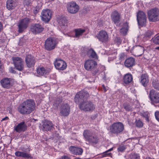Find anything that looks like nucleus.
Here are the masks:
<instances>
[{"label":"nucleus","instance_id":"47","mask_svg":"<svg viewBox=\"0 0 159 159\" xmlns=\"http://www.w3.org/2000/svg\"><path fill=\"white\" fill-rule=\"evenodd\" d=\"M39 11V9L37 7H34V9H33L34 13L35 14L37 13Z\"/></svg>","mask_w":159,"mask_h":159},{"label":"nucleus","instance_id":"11","mask_svg":"<svg viewBox=\"0 0 159 159\" xmlns=\"http://www.w3.org/2000/svg\"><path fill=\"white\" fill-rule=\"evenodd\" d=\"M52 15V12L50 10L47 9L43 10L41 12V16L43 21L48 22L51 19Z\"/></svg>","mask_w":159,"mask_h":159},{"label":"nucleus","instance_id":"8","mask_svg":"<svg viewBox=\"0 0 159 159\" xmlns=\"http://www.w3.org/2000/svg\"><path fill=\"white\" fill-rule=\"evenodd\" d=\"M149 97L151 103L153 105L159 103V93L152 89L150 91Z\"/></svg>","mask_w":159,"mask_h":159},{"label":"nucleus","instance_id":"31","mask_svg":"<svg viewBox=\"0 0 159 159\" xmlns=\"http://www.w3.org/2000/svg\"><path fill=\"white\" fill-rule=\"evenodd\" d=\"M133 80L132 76L130 74H127L124 76L123 80L124 82L126 84L130 83Z\"/></svg>","mask_w":159,"mask_h":159},{"label":"nucleus","instance_id":"24","mask_svg":"<svg viewBox=\"0 0 159 159\" xmlns=\"http://www.w3.org/2000/svg\"><path fill=\"white\" fill-rule=\"evenodd\" d=\"M50 70L47 68L44 67H40L37 69V72L39 76H43L48 75Z\"/></svg>","mask_w":159,"mask_h":159},{"label":"nucleus","instance_id":"42","mask_svg":"<svg viewBox=\"0 0 159 159\" xmlns=\"http://www.w3.org/2000/svg\"><path fill=\"white\" fill-rule=\"evenodd\" d=\"M153 42L155 44H159V35L152 39Z\"/></svg>","mask_w":159,"mask_h":159},{"label":"nucleus","instance_id":"38","mask_svg":"<svg viewBox=\"0 0 159 159\" xmlns=\"http://www.w3.org/2000/svg\"><path fill=\"white\" fill-rule=\"evenodd\" d=\"M61 102V100L59 98H57L54 101L53 105L54 106L55 109L57 108L58 106Z\"/></svg>","mask_w":159,"mask_h":159},{"label":"nucleus","instance_id":"7","mask_svg":"<svg viewBox=\"0 0 159 159\" xmlns=\"http://www.w3.org/2000/svg\"><path fill=\"white\" fill-rule=\"evenodd\" d=\"M96 37L99 41L102 43H106L109 40V37L107 33L103 30H102L98 32L96 35Z\"/></svg>","mask_w":159,"mask_h":159},{"label":"nucleus","instance_id":"3","mask_svg":"<svg viewBox=\"0 0 159 159\" xmlns=\"http://www.w3.org/2000/svg\"><path fill=\"white\" fill-rule=\"evenodd\" d=\"M83 135L85 141L93 144H96L98 142L99 139L98 136L92 131L85 130Z\"/></svg>","mask_w":159,"mask_h":159},{"label":"nucleus","instance_id":"21","mask_svg":"<svg viewBox=\"0 0 159 159\" xmlns=\"http://www.w3.org/2000/svg\"><path fill=\"white\" fill-rule=\"evenodd\" d=\"M143 47L140 45H137L134 47L132 49V52L136 56H140L143 52Z\"/></svg>","mask_w":159,"mask_h":159},{"label":"nucleus","instance_id":"34","mask_svg":"<svg viewBox=\"0 0 159 159\" xmlns=\"http://www.w3.org/2000/svg\"><path fill=\"white\" fill-rule=\"evenodd\" d=\"M152 34V32L150 30H148L145 34L143 40L146 41L148 39Z\"/></svg>","mask_w":159,"mask_h":159},{"label":"nucleus","instance_id":"30","mask_svg":"<svg viewBox=\"0 0 159 159\" xmlns=\"http://www.w3.org/2000/svg\"><path fill=\"white\" fill-rule=\"evenodd\" d=\"M16 0H7V8L8 10L12 9L15 7Z\"/></svg>","mask_w":159,"mask_h":159},{"label":"nucleus","instance_id":"19","mask_svg":"<svg viewBox=\"0 0 159 159\" xmlns=\"http://www.w3.org/2000/svg\"><path fill=\"white\" fill-rule=\"evenodd\" d=\"M27 128V126L24 121L19 123L14 128V130L16 132L20 133L25 131Z\"/></svg>","mask_w":159,"mask_h":159},{"label":"nucleus","instance_id":"17","mask_svg":"<svg viewBox=\"0 0 159 159\" xmlns=\"http://www.w3.org/2000/svg\"><path fill=\"white\" fill-rule=\"evenodd\" d=\"M70 108L69 105L67 103L62 105L60 109V115L66 116H68L70 112Z\"/></svg>","mask_w":159,"mask_h":159},{"label":"nucleus","instance_id":"51","mask_svg":"<svg viewBox=\"0 0 159 159\" xmlns=\"http://www.w3.org/2000/svg\"><path fill=\"white\" fill-rule=\"evenodd\" d=\"M3 67L2 63V62L1 59H0V70L2 69Z\"/></svg>","mask_w":159,"mask_h":159},{"label":"nucleus","instance_id":"13","mask_svg":"<svg viewBox=\"0 0 159 159\" xmlns=\"http://www.w3.org/2000/svg\"><path fill=\"white\" fill-rule=\"evenodd\" d=\"M28 147L27 148H25V147H24L23 148L22 150L24 151V152H20L19 151L16 152L15 153V155L16 156V157H21L25 158H32L31 154H30L26 153L25 152H29L30 151V149L29 148V147Z\"/></svg>","mask_w":159,"mask_h":159},{"label":"nucleus","instance_id":"1","mask_svg":"<svg viewBox=\"0 0 159 159\" xmlns=\"http://www.w3.org/2000/svg\"><path fill=\"white\" fill-rule=\"evenodd\" d=\"M89 97V93L86 91H81L75 95V101L76 104H79L80 109L85 111H92L95 109V106L90 101H84Z\"/></svg>","mask_w":159,"mask_h":159},{"label":"nucleus","instance_id":"40","mask_svg":"<svg viewBox=\"0 0 159 159\" xmlns=\"http://www.w3.org/2000/svg\"><path fill=\"white\" fill-rule=\"evenodd\" d=\"M124 108L125 110L128 111H131L132 110V107L129 104H124Z\"/></svg>","mask_w":159,"mask_h":159},{"label":"nucleus","instance_id":"43","mask_svg":"<svg viewBox=\"0 0 159 159\" xmlns=\"http://www.w3.org/2000/svg\"><path fill=\"white\" fill-rule=\"evenodd\" d=\"M114 41L117 45H119L121 43V40L119 37H116L115 38Z\"/></svg>","mask_w":159,"mask_h":159},{"label":"nucleus","instance_id":"56","mask_svg":"<svg viewBox=\"0 0 159 159\" xmlns=\"http://www.w3.org/2000/svg\"><path fill=\"white\" fill-rule=\"evenodd\" d=\"M2 27V25L1 23L0 22V31L1 30Z\"/></svg>","mask_w":159,"mask_h":159},{"label":"nucleus","instance_id":"53","mask_svg":"<svg viewBox=\"0 0 159 159\" xmlns=\"http://www.w3.org/2000/svg\"><path fill=\"white\" fill-rule=\"evenodd\" d=\"M145 159H155L154 158H152L150 157H147Z\"/></svg>","mask_w":159,"mask_h":159},{"label":"nucleus","instance_id":"60","mask_svg":"<svg viewBox=\"0 0 159 159\" xmlns=\"http://www.w3.org/2000/svg\"><path fill=\"white\" fill-rule=\"evenodd\" d=\"M75 159H80V158H75Z\"/></svg>","mask_w":159,"mask_h":159},{"label":"nucleus","instance_id":"44","mask_svg":"<svg viewBox=\"0 0 159 159\" xmlns=\"http://www.w3.org/2000/svg\"><path fill=\"white\" fill-rule=\"evenodd\" d=\"M125 149V146L124 145L120 146L118 148V150L119 151L121 152H123Z\"/></svg>","mask_w":159,"mask_h":159},{"label":"nucleus","instance_id":"57","mask_svg":"<svg viewBox=\"0 0 159 159\" xmlns=\"http://www.w3.org/2000/svg\"><path fill=\"white\" fill-rule=\"evenodd\" d=\"M155 49H157V50H159V47H156Z\"/></svg>","mask_w":159,"mask_h":159},{"label":"nucleus","instance_id":"12","mask_svg":"<svg viewBox=\"0 0 159 159\" xmlns=\"http://www.w3.org/2000/svg\"><path fill=\"white\" fill-rule=\"evenodd\" d=\"M67 8L68 11L72 14L76 13L79 9V6L74 2H71L68 3Z\"/></svg>","mask_w":159,"mask_h":159},{"label":"nucleus","instance_id":"48","mask_svg":"<svg viewBox=\"0 0 159 159\" xmlns=\"http://www.w3.org/2000/svg\"><path fill=\"white\" fill-rule=\"evenodd\" d=\"M9 71L11 73H15V71L14 70V68L13 67H10L9 69Z\"/></svg>","mask_w":159,"mask_h":159},{"label":"nucleus","instance_id":"36","mask_svg":"<svg viewBox=\"0 0 159 159\" xmlns=\"http://www.w3.org/2000/svg\"><path fill=\"white\" fill-rule=\"evenodd\" d=\"M135 123L136 126L138 128H142L143 126V122L140 119L136 120Z\"/></svg>","mask_w":159,"mask_h":159},{"label":"nucleus","instance_id":"28","mask_svg":"<svg viewBox=\"0 0 159 159\" xmlns=\"http://www.w3.org/2000/svg\"><path fill=\"white\" fill-rule=\"evenodd\" d=\"M135 62L134 59L133 57H129L125 61L124 64L125 66L129 67L132 66Z\"/></svg>","mask_w":159,"mask_h":159},{"label":"nucleus","instance_id":"45","mask_svg":"<svg viewBox=\"0 0 159 159\" xmlns=\"http://www.w3.org/2000/svg\"><path fill=\"white\" fill-rule=\"evenodd\" d=\"M156 119L159 122V111H157L155 113Z\"/></svg>","mask_w":159,"mask_h":159},{"label":"nucleus","instance_id":"50","mask_svg":"<svg viewBox=\"0 0 159 159\" xmlns=\"http://www.w3.org/2000/svg\"><path fill=\"white\" fill-rule=\"evenodd\" d=\"M61 159H71L70 157H69L66 156H64L61 157Z\"/></svg>","mask_w":159,"mask_h":159},{"label":"nucleus","instance_id":"2","mask_svg":"<svg viewBox=\"0 0 159 159\" xmlns=\"http://www.w3.org/2000/svg\"><path fill=\"white\" fill-rule=\"evenodd\" d=\"M35 104L34 100H27L20 104L19 107V111L21 114H28L34 110Z\"/></svg>","mask_w":159,"mask_h":159},{"label":"nucleus","instance_id":"25","mask_svg":"<svg viewBox=\"0 0 159 159\" xmlns=\"http://www.w3.org/2000/svg\"><path fill=\"white\" fill-rule=\"evenodd\" d=\"M1 83L3 87L8 89L11 86V80L10 79L4 78L1 80Z\"/></svg>","mask_w":159,"mask_h":159},{"label":"nucleus","instance_id":"18","mask_svg":"<svg viewBox=\"0 0 159 159\" xmlns=\"http://www.w3.org/2000/svg\"><path fill=\"white\" fill-rule=\"evenodd\" d=\"M41 127L43 131H50L54 128V125L51 121L48 120H45L42 122Z\"/></svg>","mask_w":159,"mask_h":159},{"label":"nucleus","instance_id":"52","mask_svg":"<svg viewBox=\"0 0 159 159\" xmlns=\"http://www.w3.org/2000/svg\"><path fill=\"white\" fill-rule=\"evenodd\" d=\"M9 119V118L8 117L6 116L5 118H2V121L7 120H8Z\"/></svg>","mask_w":159,"mask_h":159},{"label":"nucleus","instance_id":"35","mask_svg":"<svg viewBox=\"0 0 159 159\" xmlns=\"http://www.w3.org/2000/svg\"><path fill=\"white\" fill-rule=\"evenodd\" d=\"M129 159H140V158L139 154L134 153L130 155Z\"/></svg>","mask_w":159,"mask_h":159},{"label":"nucleus","instance_id":"49","mask_svg":"<svg viewBox=\"0 0 159 159\" xmlns=\"http://www.w3.org/2000/svg\"><path fill=\"white\" fill-rule=\"evenodd\" d=\"M98 70H96L94 71H93L92 72V74L93 75H96L97 73L98 72Z\"/></svg>","mask_w":159,"mask_h":159},{"label":"nucleus","instance_id":"55","mask_svg":"<svg viewBox=\"0 0 159 159\" xmlns=\"http://www.w3.org/2000/svg\"><path fill=\"white\" fill-rule=\"evenodd\" d=\"M30 3V1H28L26 3V5H29Z\"/></svg>","mask_w":159,"mask_h":159},{"label":"nucleus","instance_id":"23","mask_svg":"<svg viewBox=\"0 0 159 159\" xmlns=\"http://www.w3.org/2000/svg\"><path fill=\"white\" fill-rule=\"evenodd\" d=\"M120 14L116 11H114L111 14V18L114 23L117 25L120 21Z\"/></svg>","mask_w":159,"mask_h":159},{"label":"nucleus","instance_id":"16","mask_svg":"<svg viewBox=\"0 0 159 159\" xmlns=\"http://www.w3.org/2000/svg\"><path fill=\"white\" fill-rule=\"evenodd\" d=\"M137 20L139 24L142 26L144 25L146 21V17L145 14L142 11H139L138 13Z\"/></svg>","mask_w":159,"mask_h":159},{"label":"nucleus","instance_id":"26","mask_svg":"<svg viewBox=\"0 0 159 159\" xmlns=\"http://www.w3.org/2000/svg\"><path fill=\"white\" fill-rule=\"evenodd\" d=\"M58 21L60 26L62 29H65L67 26V20L65 17H60L58 20Z\"/></svg>","mask_w":159,"mask_h":159},{"label":"nucleus","instance_id":"59","mask_svg":"<svg viewBox=\"0 0 159 159\" xmlns=\"http://www.w3.org/2000/svg\"><path fill=\"white\" fill-rule=\"evenodd\" d=\"M125 1V0H122L121 1V2H124Z\"/></svg>","mask_w":159,"mask_h":159},{"label":"nucleus","instance_id":"4","mask_svg":"<svg viewBox=\"0 0 159 159\" xmlns=\"http://www.w3.org/2000/svg\"><path fill=\"white\" fill-rule=\"evenodd\" d=\"M110 132L116 135L121 134L124 129V126L121 122H116L111 125L109 127Z\"/></svg>","mask_w":159,"mask_h":159},{"label":"nucleus","instance_id":"14","mask_svg":"<svg viewBox=\"0 0 159 159\" xmlns=\"http://www.w3.org/2000/svg\"><path fill=\"white\" fill-rule=\"evenodd\" d=\"M97 66V62L93 60H87L85 61L84 64V68L88 71L94 70L96 68Z\"/></svg>","mask_w":159,"mask_h":159},{"label":"nucleus","instance_id":"27","mask_svg":"<svg viewBox=\"0 0 159 159\" xmlns=\"http://www.w3.org/2000/svg\"><path fill=\"white\" fill-rule=\"evenodd\" d=\"M69 150L73 154L75 155H81L83 152L82 148L73 146L70 147Z\"/></svg>","mask_w":159,"mask_h":159},{"label":"nucleus","instance_id":"29","mask_svg":"<svg viewBox=\"0 0 159 159\" xmlns=\"http://www.w3.org/2000/svg\"><path fill=\"white\" fill-rule=\"evenodd\" d=\"M140 80L141 83L144 86H146L149 82L148 76L146 74H142Z\"/></svg>","mask_w":159,"mask_h":159},{"label":"nucleus","instance_id":"33","mask_svg":"<svg viewBox=\"0 0 159 159\" xmlns=\"http://www.w3.org/2000/svg\"><path fill=\"white\" fill-rule=\"evenodd\" d=\"M85 31L84 29H82L81 28L75 29L74 30L75 32V37L76 38L79 37L80 36L82 35L83 34Z\"/></svg>","mask_w":159,"mask_h":159},{"label":"nucleus","instance_id":"10","mask_svg":"<svg viewBox=\"0 0 159 159\" xmlns=\"http://www.w3.org/2000/svg\"><path fill=\"white\" fill-rule=\"evenodd\" d=\"M29 22V19L25 18L20 20L18 24V32L20 33H22L28 26Z\"/></svg>","mask_w":159,"mask_h":159},{"label":"nucleus","instance_id":"22","mask_svg":"<svg viewBox=\"0 0 159 159\" xmlns=\"http://www.w3.org/2000/svg\"><path fill=\"white\" fill-rule=\"evenodd\" d=\"M25 61L26 65L29 68L32 67L34 65V59L31 55H27L26 57Z\"/></svg>","mask_w":159,"mask_h":159},{"label":"nucleus","instance_id":"20","mask_svg":"<svg viewBox=\"0 0 159 159\" xmlns=\"http://www.w3.org/2000/svg\"><path fill=\"white\" fill-rule=\"evenodd\" d=\"M44 30V28L39 24H35L31 27V31L34 34H37L42 32Z\"/></svg>","mask_w":159,"mask_h":159},{"label":"nucleus","instance_id":"5","mask_svg":"<svg viewBox=\"0 0 159 159\" xmlns=\"http://www.w3.org/2000/svg\"><path fill=\"white\" fill-rule=\"evenodd\" d=\"M150 21L156 22L159 20V9L157 8L150 10L148 12Z\"/></svg>","mask_w":159,"mask_h":159},{"label":"nucleus","instance_id":"6","mask_svg":"<svg viewBox=\"0 0 159 159\" xmlns=\"http://www.w3.org/2000/svg\"><path fill=\"white\" fill-rule=\"evenodd\" d=\"M12 60L15 67L18 70L21 71L24 68V61L20 58L16 57H13Z\"/></svg>","mask_w":159,"mask_h":159},{"label":"nucleus","instance_id":"46","mask_svg":"<svg viewBox=\"0 0 159 159\" xmlns=\"http://www.w3.org/2000/svg\"><path fill=\"white\" fill-rule=\"evenodd\" d=\"M125 57V55L124 53L120 54L119 55V59L122 60L124 59Z\"/></svg>","mask_w":159,"mask_h":159},{"label":"nucleus","instance_id":"41","mask_svg":"<svg viewBox=\"0 0 159 159\" xmlns=\"http://www.w3.org/2000/svg\"><path fill=\"white\" fill-rule=\"evenodd\" d=\"M152 85L155 89L159 90V83L158 82L153 81L152 82Z\"/></svg>","mask_w":159,"mask_h":159},{"label":"nucleus","instance_id":"58","mask_svg":"<svg viewBox=\"0 0 159 159\" xmlns=\"http://www.w3.org/2000/svg\"><path fill=\"white\" fill-rule=\"evenodd\" d=\"M146 120L148 121H149V119H148V118L147 117H146Z\"/></svg>","mask_w":159,"mask_h":159},{"label":"nucleus","instance_id":"54","mask_svg":"<svg viewBox=\"0 0 159 159\" xmlns=\"http://www.w3.org/2000/svg\"><path fill=\"white\" fill-rule=\"evenodd\" d=\"M102 87H103V90H104V91L105 92H106L107 91V89H106L104 85H102Z\"/></svg>","mask_w":159,"mask_h":159},{"label":"nucleus","instance_id":"39","mask_svg":"<svg viewBox=\"0 0 159 159\" xmlns=\"http://www.w3.org/2000/svg\"><path fill=\"white\" fill-rule=\"evenodd\" d=\"M89 52L90 53V56L94 58H97V55L93 49H90L89 51Z\"/></svg>","mask_w":159,"mask_h":159},{"label":"nucleus","instance_id":"9","mask_svg":"<svg viewBox=\"0 0 159 159\" xmlns=\"http://www.w3.org/2000/svg\"><path fill=\"white\" fill-rule=\"evenodd\" d=\"M56 44L55 40L52 38H48L45 41V48L47 50L51 51L55 48Z\"/></svg>","mask_w":159,"mask_h":159},{"label":"nucleus","instance_id":"15","mask_svg":"<svg viewBox=\"0 0 159 159\" xmlns=\"http://www.w3.org/2000/svg\"><path fill=\"white\" fill-rule=\"evenodd\" d=\"M55 67L57 69L63 70L66 67V64L63 60L59 58L56 59L54 63Z\"/></svg>","mask_w":159,"mask_h":159},{"label":"nucleus","instance_id":"32","mask_svg":"<svg viewBox=\"0 0 159 159\" xmlns=\"http://www.w3.org/2000/svg\"><path fill=\"white\" fill-rule=\"evenodd\" d=\"M128 23L127 22L124 23L123 27L120 30V33L123 35H125L128 31Z\"/></svg>","mask_w":159,"mask_h":159},{"label":"nucleus","instance_id":"37","mask_svg":"<svg viewBox=\"0 0 159 159\" xmlns=\"http://www.w3.org/2000/svg\"><path fill=\"white\" fill-rule=\"evenodd\" d=\"M113 148H111L109 149L108 150L104 152L102 155V157H105L107 156H110L111 155V153H109V152L113 150Z\"/></svg>","mask_w":159,"mask_h":159}]
</instances>
